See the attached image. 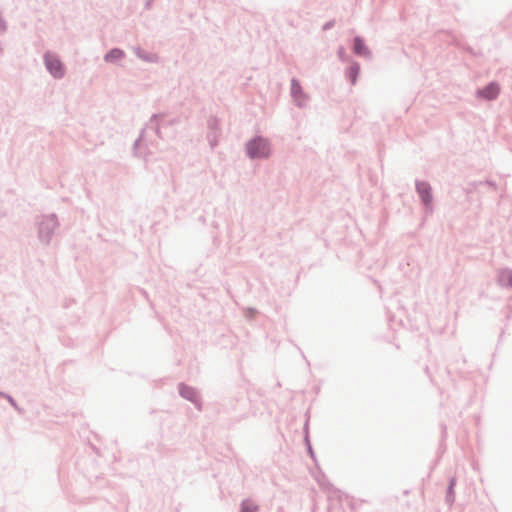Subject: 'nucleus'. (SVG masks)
<instances>
[{
  "label": "nucleus",
  "instance_id": "nucleus-1",
  "mask_svg": "<svg viewBox=\"0 0 512 512\" xmlns=\"http://www.w3.org/2000/svg\"><path fill=\"white\" fill-rule=\"evenodd\" d=\"M177 122L178 121L176 119L166 120L164 114H153L149 122L142 129L139 138L136 139L134 142V155L138 157H143L145 159L146 155L142 154L140 150V146L146 142L145 135L151 132L155 134L157 137L163 138L161 129L166 126L176 124Z\"/></svg>",
  "mask_w": 512,
  "mask_h": 512
},
{
  "label": "nucleus",
  "instance_id": "nucleus-2",
  "mask_svg": "<svg viewBox=\"0 0 512 512\" xmlns=\"http://www.w3.org/2000/svg\"><path fill=\"white\" fill-rule=\"evenodd\" d=\"M247 156L252 160L268 159L272 149L270 140L262 135H256L245 144Z\"/></svg>",
  "mask_w": 512,
  "mask_h": 512
},
{
  "label": "nucleus",
  "instance_id": "nucleus-3",
  "mask_svg": "<svg viewBox=\"0 0 512 512\" xmlns=\"http://www.w3.org/2000/svg\"><path fill=\"white\" fill-rule=\"evenodd\" d=\"M415 189L419 195L421 202L424 206L425 214L431 215L434 211L433 208V193L431 185L424 180L415 181Z\"/></svg>",
  "mask_w": 512,
  "mask_h": 512
},
{
  "label": "nucleus",
  "instance_id": "nucleus-4",
  "mask_svg": "<svg viewBox=\"0 0 512 512\" xmlns=\"http://www.w3.org/2000/svg\"><path fill=\"white\" fill-rule=\"evenodd\" d=\"M221 133L220 120L216 116H209L207 119L206 138L211 150H214L217 147Z\"/></svg>",
  "mask_w": 512,
  "mask_h": 512
},
{
  "label": "nucleus",
  "instance_id": "nucleus-5",
  "mask_svg": "<svg viewBox=\"0 0 512 512\" xmlns=\"http://www.w3.org/2000/svg\"><path fill=\"white\" fill-rule=\"evenodd\" d=\"M178 393L183 399L191 402L198 411L202 410V399L196 388L180 382L178 384Z\"/></svg>",
  "mask_w": 512,
  "mask_h": 512
},
{
  "label": "nucleus",
  "instance_id": "nucleus-6",
  "mask_svg": "<svg viewBox=\"0 0 512 512\" xmlns=\"http://www.w3.org/2000/svg\"><path fill=\"white\" fill-rule=\"evenodd\" d=\"M291 97L293 98L295 105L299 108H304L308 100L307 94L304 93L301 83L298 79H291Z\"/></svg>",
  "mask_w": 512,
  "mask_h": 512
},
{
  "label": "nucleus",
  "instance_id": "nucleus-7",
  "mask_svg": "<svg viewBox=\"0 0 512 512\" xmlns=\"http://www.w3.org/2000/svg\"><path fill=\"white\" fill-rule=\"evenodd\" d=\"M500 93V86L497 82L491 81L481 89H477L476 97L488 101L495 100Z\"/></svg>",
  "mask_w": 512,
  "mask_h": 512
},
{
  "label": "nucleus",
  "instance_id": "nucleus-8",
  "mask_svg": "<svg viewBox=\"0 0 512 512\" xmlns=\"http://www.w3.org/2000/svg\"><path fill=\"white\" fill-rule=\"evenodd\" d=\"M353 53L368 60L372 59V52L361 36L353 38Z\"/></svg>",
  "mask_w": 512,
  "mask_h": 512
},
{
  "label": "nucleus",
  "instance_id": "nucleus-9",
  "mask_svg": "<svg viewBox=\"0 0 512 512\" xmlns=\"http://www.w3.org/2000/svg\"><path fill=\"white\" fill-rule=\"evenodd\" d=\"M45 63L48 70L54 77L60 78L64 75V69L60 60L52 55H46Z\"/></svg>",
  "mask_w": 512,
  "mask_h": 512
},
{
  "label": "nucleus",
  "instance_id": "nucleus-10",
  "mask_svg": "<svg viewBox=\"0 0 512 512\" xmlns=\"http://www.w3.org/2000/svg\"><path fill=\"white\" fill-rule=\"evenodd\" d=\"M497 282L502 287L512 288V269H500L497 273Z\"/></svg>",
  "mask_w": 512,
  "mask_h": 512
},
{
  "label": "nucleus",
  "instance_id": "nucleus-11",
  "mask_svg": "<svg viewBox=\"0 0 512 512\" xmlns=\"http://www.w3.org/2000/svg\"><path fill=\"white\" fill-rule=\"evenodd\" d=\"M133 50H134L136 56L144 62H147V63L158 62V55L156 53L143 50L140 47H135Z\"/></svg>",
  "mask_w": 512,
  "mask_h": 512
},
{
  "label": "nucleus",
  "instance_id": "nucleus-12",
  "mask_svg": "<svg viewBox=\"0 0 512 512\" xmlns=\"http://www.w3.org/2000/svg\"><path fill=\"white\" fill-rule=\"evenodd\" d=\"M360 73V64L353 61L351 65L346 69L345 76L352 85H355Z\"/></svg>",
  "mask_w": 512,
  "mask_h": 512
},
{
  "label": "nucleus",
  "instance_id": "nucleus-13",
  "mask_svg": "<svg viewBox=\"0 0 512 512\" xmlns=\"http://www.w3.org/2000/svg\"><path fill=\"white\" fill-rule=\"evenodd\" d=\"M455 485H456V478L451 477L449 479L446 496H445V502L449 507H452V505L455 502V491H454Z\"/></svg>",
  "mask_w": 512,
  "mask_h": 512
},
{
  "label": "nucleus",
  "instance_id": "nucleus-14",
  "mask_svg": "<svg viewBox=\"0 0 512 512\" xmlns=\"http://www.w3.org/2000/svg\"><path fill=\"white\" fill-rule=\"evenodd\" d=\"M259 506L255 503H253L249 499H244L240 503V510L239 512H258Z\"/></svg>",
  "mask_w": 512,
  "mask_h": 512
},
{
  "label": "nucleus",
  "instance_id": "nucleus-15",
  "mask_svg": "<svg viewBox=\"0 0 512 512\" xmlns=\"http://www.w3.org/2000/svg\"><path fill=\"white\" fill-rule=\"evenodd\" d=\"M303 430H304V434H305L304 440H305V444L307 446L308 454L313 460H316V455H315V452L312 448V445H311V442L309 439L308 422L305 423Z\"/></svg>",
  "mask_w": 512,
  "mask_h": 512
},
{
  "label": "nucleus",
  "instance_id": "nucleus-16",
  "mask_svg": "<svg viewBox=\"0 0 512 512\" xmlns=\"http://www.w3.org/2000/svg\"><path fill=\"white\" fill-rule=\"evenodd\" d=\"M124 52L121 51V50H117V49H114L112 51H110L106 56H105V60L106 61H109V62H113V61H116V60H120V59H123L124 58Z\"/></svg>",
  "mask_w": 512,
  "mask_h": 512
},
{
  "label": "nucleus",
  "instance_id": "nucleus-17",
  "mask_svg": "<svg viewBox=\"0 0 512 512\" xmlns=\"http://www.w3.org/2000/svg\"><path fill=\"white\" fill-rule=\"evenodd\" d=\"M482 184H486L488 185L490 188H492L493 190H496L497 189V184L495 181L493 180H490V179H487L485 180L484 182L483 181H475L473 183H471V185H473L474 187H477L479 185H482Z\"/></svg>",
  "mask_w": 512,
  "mask_h": 512
},
{
  "label": "nucleus",
  "instance_id": "nucleus-18",
  "mask_svg": "<svg viewBox=\"0 0 512 512\" xmlns=\"http://www.w3.org/2000/svg\"><path fill=\"white\" fill-rule=\"evenodd\" d=\"M334 26V21H328L323 25V30L331 29Z\"/></svg>",
  "mask_w": 512,
  "mask_h": 512
},
{
  "label": "nucleus",
  "instance_id": "nucleus-19",
  "mask_svg": "<svg viewBox=\"0 0 512 512\" xmlns=\"http://www.w3.org/2000/svg\"><path fill=\"white\" fill-rule=\"evenodd\" d=\"M153 0H145L144 9L149 10L152 7Z\"/></svg>",
  "mask_w": 512,
  "mask_h": 512
},
{
  "label": "nucleus",
  "instance_id": "nucleus-20",
  "mask_svg": "<svg viewBox=\"0 0 512 512\" xmlns=\"http://www.w3.org/2000/svg\"><path fill=\"white\" fill-rule=\"evenodd\" d=\"M345 55V49L344 47H340L339 50H338V57L343 60V57Z\"/></svg>",
  "mask_w": 512,
  "mask_h": 512
}]
</instances>
